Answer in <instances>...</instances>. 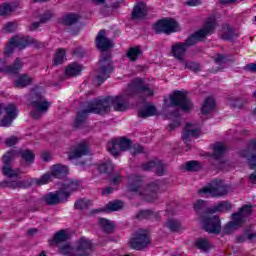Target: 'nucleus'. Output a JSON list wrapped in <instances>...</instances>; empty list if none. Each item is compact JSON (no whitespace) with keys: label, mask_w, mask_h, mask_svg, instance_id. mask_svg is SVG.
I'll return each mask as SVG.
<instances>
[{"label":"nucleus","mask_w":256,"mask_h":256,"mask_svg":"<svg viewBox=\"0 0 256 256\" xmlns=\"http://www.w3.org/2000/svg\"><path fill=\"white\" fill-rule=\"evenodd\" d=\"M155 92L150 89L148 84L143 83L141 78H136L128 84L127 88L118 96H108L102 99L93 100L88 104V108L78 112L76 117V127H79L89 113H109L111 106L114 111H127L129 109V99L131 97H139L145 99V97H153Z\"/></svg>","instance_id":"obj_1"},{"label":"nucleus","mask_w":256,"mask_h":256,"mask_svg":"<svg viewBox=\"0 0 256 256\" xmlns=\"http://www.w3.org/2000/svg\"><path fill=\"white\" fill-rule=\"evenodd\" d=\"M69 169L67 166H63L61 164H56L52 166L51 172L46 173L41 176V178H29L26 180L18 181V182H2V187H10L11 189H27V187H31V185H37L41 187V185H47L51 183L54 179H63V177L67 176Z\"/></svg>","instance_id":"obj_2"},{"label":"nucleus","mask_w":256,"mask_h":256,"mask_svg":"<svg viewBox=\"0 0 256 256\" xmlns=\"http://www.w3.org/2000/svg\"><path fill=\"white\" fill-rule=\"evenodd\" d=\"M29 102L30 107H32L30 115L33 119H41L51 109V102L45 98L39 89L32 90Z\"/></svg>","instance_id":"obj_3"},{"label":"nucleus","mask_w":256,"mask_h":256,"mask_svg":"<svg viewBox=\"0 0 256 256\" xmlns=\"http://www.w3.org/2000/svg\"><path fill=\"white\" fill-rule=\"evenodd\" d=\"M215 27H217V20L215 17H209L202 29L188 37V39L184 42V45L189 49V47H193V45H197L199 41H203L207 35H213L215 31Z\"/></svg>","instance_id":"obj_4"},{"label":"nucleus","mask_w":256,"mask_h":256,"mask_svg":"<svg viewBox=\"0 0 256 256\" xmlns=\"http://www.w3.org/2000/svg\"><path fill=\"white\" fill-rule=\"evenodd\" d=\"M29 45H35V47H43V43L39 42L35 38H31L29 36H14L8 42L4 50V54L6 57H9L10 55H13L16 47H18V49H25L26 47H29Z\"/></svg>","instance_id":"obj_5"},{"label":"nucleus","mask_w":256,"mask_h":256,"mask_svg":"<svg viewBox=\"0 0 256 256\" xmlns=\"http://www.w3.org/2000/svg\"><path fill=\"white\" fill-rule=\"evenodd\" d=\"M165 105L167 107H181L182 111H191L193 109V103L187 97L185 91H174L169 99H165Z\"/></svg>","instance_id":"obj_6"},{"label":"nucleus","mask_w":256,"mask_h":256,"mask_svg":"<svg viewBox=\"0 0 256 256\" xmlns=\"http://www.w3.org/2000/svg\"><path fill=\"white\" fill-rule=\"evenodd\" d=\"M252 208L249 205L243 206L238 213L232 214V221L224 227V233L227 235L237 231L241 225L245 222V218L249 217L252 212Z\"/></svg>","instance_id":"obj_7"},{"label":"nucleus","mask_w":256,"mask_h":256,"mask_svg":"<svg viewBox=\"0 0 256 256\" xmlns=\"http://www.w3.org/2000/svg\"><path fill=\"white\" fill-rule=\"evenodd\" d=\"M107 149L113 157H118L121 152L131 149V140L125 138L113 139L108 143Z\"/></svg>","instance_id":"obj_8"},{"label":"nucleus","mask_w":256,"mask_h":256,"mask_svg":"<svg viewBox=\"0 0 256 256\" xmlns=\"http://www.w3.org/2000/svg\"><path fill=\"white\" fill-rule=\"evenodd\" d=\"M113 73V64H111V59L109 57H104L100 59L99 68L97 71L96 79L99 81V85L103 81L109 79Z\"/></svg>","instance_id":"obj_9"},{"label":"nucleus","mask_w":256,"mask_h":256,"mask_svg":"<svg viewBox=\"0 0 256 256\" xmlns=\"http://www.w3.org/2000/svg\"><path fill=\"white\" fill-rule=\"evenodd\" d=\"M151 243V238L149 237V232L146 230H138L134 237L130 240L129 245L132 249H137L141 251V249H145L147 245Z\"/></svg>","instance_id":"obj_10"},{"label":"nucleus","mask_w":256,"mask_h":256,"mask_svg":"<svg viewBox=\"0 0 256 256\" xmlns=\"http://www.w3.org/2000/svg\"><path fill=\"white\" fill-rule=\"evenodd\" d=\"M154 31L156 33H166L169 35L179 31V23L171 18L162 19L155 25Z\"/></svg>","instance_id":"obj_11"},{"label":"nucleus","mask_w":256,"mask_h":256,"mask_svg":"<svg viewBox=\"0 0 256 256\" xmlns=\"http://www.w3.org/2000/svg\"><path fill=\"white\" fill-rule=\"evenodd\" d=\"M231 186L222 180H213L210 184L198 191V193H229Z\"/></svg>","instance_id":"obj_12"},{"label":"nucleus","mask_w":256,"mask_h":256,"mask_svg":"<svg viewBox=\"0 0 256 256\" xmlns=\"http://www.w3.org/2000/svg\"><path fill=\"white\" fill-rule=\"evenodd\" d=\"M3 114L4 116L1 120V127H11L13 121L17 119V115H19L17 105L8 104L4 107Z\"/></svg>","instance_id":"obj_13"},{"label":"nucleus","mask_w":256,"mask_h":256,"mask_svg":"<svg viewBox=\"0 0 256 256\" xmlns=\"http://www.w3.org/2000/svg\"><path fill=\"white\" fill-rule=\"evenodd\" d=\"M202 222L207 233H219L221 231V220L217 216H206Z\"/></svg>","instance_id":"obj_14"},{"label":"nucleus","mask_w":256,"mask_h":256,"mask_svg":"<svg viewBox=\"0 0 256 256\" xmlns=\"http://www.w3.org/2000/svg\"><path fill=\"white\" fill-rule=\"evenodd\" d=\"M187 49H189L187 47V44H185L184 42H178L172 45L171 52L175 59H177L181 63H185L184 57L185 53H187Z\"/></svg>","instance_id":"obj_15"},{"label":"nucleus","mask_w":256,"mask_h":256,"mask_svg":"<svg viewBox=\"0 0 256 256\" xmlns=\"http://www.w3.org/2000/svg\"><path fill=\"white\" fill-rule=\"evenodd\" d=\"M105 35V30H100L96 37V45L100 51H107V49H111V47H113V41L105 37Z\"/></svg>","instance_id":"obj_16"},{"label":"nucleus","mask_w":256,"mask_h":256,"mask_svg":"<svg viewBox=\"0 0 256 256\" xmlns=\"http://www.w3.org/2000/svg\"><path fill=\"white\" fill-rule=\"evenodd\" d=\"M84 155H89V146L84 142L76 145L69 153L68 159H80Z\"/></svg>","instance_id":"obj_17"},{"label":"nucleus","mask_w":256,"mask_h":256,"mask_svg":"<svg viewBox=\"0 0 256 256\" xmlns=\"http://www.w3.org/2000/svg\"><path fill=\"white\" fill-rule=\"evenodd\" d=\"M199 135V128L195 124L187 123L184 129L182 139L187 141L189 137H197Z\"/></svg>","instance_id":"obj_18"},{"label":"nucleus","mask_w":256,"mask_h":256,"mask_svg":"<svg viewBox=\"0 0 256 256\" xmlns=\"http://www.w3.org/2000/svg\"><path fill=\"white\" fill-rule=\"evenodd\" d=\"M253 151H256V140H252L249 144V148L242 151L241 155L242 157H246L248 159V163L251 167V169H256V165L251 164V159H256V155H251Z\"/></svg>","instance_id":"obj_19"},{"label":"nucleus","mask_w":256,"mask_h":256,"mask_svg":"<svg viewBox=\"0 0 256 256\" xmlns=\"http://www.w3.org/2000/svg\"><path fill=\"white\" fill-rule=\"evenodd\" d=\"M147 16V5L143 2H139L133 9L132 19H143Z\"/></svg>","instance_id":"obj_20"},{"label":"nucleus","mask_w":256,"mask_h":256,"mask_svg":"<svg viewBox=\"0 0 256 256\" xmlns=\"http://www.w3.org/2000/svg\"><path fill=\"white\" fill-rule=\"evenodd\" d=\"M63 197L69 198L68 193H56V194H48L45 197V201L47 205H55L57 203H63Z\"/></svg>","instance_id":"obj_21"},{"label":"nucleus","mask_w":256,"mask_h":256,"mask_svg":"<svg viewBox=\"0 0 256 256\" xmlns=\"http://www.w3.org/2000/svg\"><path fill=\"white\" fill-rule=\"evenodd\" d=\"M2 171L3 175H5V177H8L9 179H19V177L23 175L21 169H13L11 166H3Z\"/></svg>","instance_id":"obj_22"},{"label":"nucleus","mask_w":256,"mask_h":256,"mask_svg":"<svg viewBox=\"0 0 256 256\" xmlns=\"http://www.w3.org/2000/svg\"><path fill=\"white\" fill-rule=\"evenodd\" d=\"M18 155H19V152L15 149H11L8 152H6L2 157L4 167H8V166L13 165V161H15V158Z\"/></svg>","instance_id":"obj_23"},{"label":"nucleus","mask_w":256,"mask_h":256,"mask_svg":"<svg viewBox=\"0 0 256 256\" xmlns=\"http://www.w3.org/2000/svg\"><path fill=\"white\" fill-rule=\"evenodd\" d=\"M81 71H83V66L78 63H73L66 68L65 73L67 77H77V75H81Z\"/></svg>","instance_id":"obj_24"},{"label":"nucleus","mask_w":256,"mask_h":256,"mask_svg":"<svg viewBox=\"0 0 256 256\" xmlns=\"http://www.w3.org/2000/svg\"><path fill=\"white\" fill-rule=\"evenodd\" d=\"M123 209V202L120 200L109 202L105 208L100 211H104L105 213H111V211H119Z\"/></svg>","instance_id":"obj_25"},{"label":"nucleus","mask_w":256,"mask_h":256,"mask_svg":"<svg viewBox=\"0 0 256 256\" xmlns=\"http://www.w3.org/2000/svg\"><path fill=\"white\" fill-rule=\"evenodd\" d=\"M32 82H33V78H31V76L27 74H22L16 79L15 86L27 87L28 85H31Z\"/></svg>","instance_id":"obj_26"},{"label":"nucleus","mask_w":256,"mask_h":256,"mask_svg":"<svg viewBox=\"0 0 256 256\" xmlns=\"http://www.w3.org/2000/svg\"><path fill=\"white\" fill-rule=\"evenodd\" d=\"M69 239V234L65 230H61L55 234L52 245H59V243H65Z\"/></svg>","instance_id":"obj_27"},{"label":"nucleus","mask_w":256,"mask_h":256,"mask_svg":"<svg viewBox=\"0 0 256 256\" xmlns=\"http://www.w3.org/2000/svg\"><path fill=\"white\" fill-rule=\"evenodd\" d=\"M23 69V62L21 61V59L17 58L13 65L8 66L5 71L6 73H11L12 75L17 74L19 71H21Z\"/></svg>","instance_id":"obj_28"},{"label":"nucleus","mask_w":256,"mask_h":256,"mask_svg":"<svg viewBox=\"0 0 256 256\" xmlns=\"http://www.w3.org/2000/svg\"><path fill=\"white\" fill-rule=\"evenodd\" d=\"M213 109H215V100L211 97L206 98L202 106V113L207 115V113H211Z\"/></svg>","instance_id":"obj_29"},{"label":"nucleus","mask_w":256,"mask_h":256,"mask_svg":"<svg viewBox=\"0 0 256 256\" xmlns=\"http://www.w3.org/2000/svg\"><path fill=\"white\" fill-rule=\"evenodd\" d=\"M100 227L105 231V233H111L113 229H115V224L111 220H107L105 218H101L100 221Z\"/></svg>","instance_id":"obj_30"},{"label":"nucleus","mask_w":256,"mask_h":256,"mask_svg":"<svg viewBox=\"0 0 256 256\" xmlns=\"http://www.w3.org/2000/svg\"><path fill=\"white\" fill-rule=\"evenodd\" d=\"M155 113H157V110L155 109V106H147L144 109H141L138 112V116L139 117H153V115H155Z\"/></svg>","instance_id":"obj_31"},{"label":"nucleus","mask_w":256,"mask_h":256,"mask_svg":"<svg viewBox=\"0 0 256 256\" xmlns=\"http://www.w3.org/2000/svg\"><path fill=\"white\" fill-rule=\"evenodd\" d=\"M79 21V15L67 14L62 18L63 25H75Z\"/></svg>","instance_id":"obj_32"},{"label":"nucleus","mask_w":256,"mask_h":256,"mask_svg":"<svg viewBox=\"0 0 256 256\" xmlns=\"http://www.w3.org/2000/svg\"><path fill=\"white\" fill-rule=\"evenodd\" d=\"M65 61V49L60 48L56 51L53 65H61Z\"/></svg>","instance_id":"obj_33"},{"label":"nucleus","mask_w":256,"mask_h":256,"mask_svg":"<svg viewBox=\"0 0 256 256\" xmlns=\"http://www.w3.org/2000/svg\"><path fill=\"white\" fill-rule=\"evenodd\" d=\"M64 189H66V191H64L63 193H69V191H79V182L68 180L64 184Z\"/></svg>","instance_id":"obj_34"},{"label":"nucleus","mask_w":256,"mask_h":256,"mask_svg":"<svg viewBox=\"0 0 256 256\" xmlns=\"http://www.w3.org/2000/svg\"><path fill=\"white\" fill-rule=\"evenodd\" d=\"M139 55H141V49L139 47L130 48L127 52V57L130 59V61L139 59Z\"/></svg>","instance_id":"obj_35"},{"label":"nucleus","mask_w":256,"mask_h":256,"mask_svg":"<svg viewBox=\"0 0 256 256\" xmlns=\"http://www.w3.org/2000/svg\"><path fill=\"white\" fill-rule=\"evenodd\" d=\"M225 149V145H223L222 143H216L214 145L213 158L219 159L223 155V153H225Z\"/></svg>","instance_id":"obj_36"},{"label":"nucleus","mask_w":256,"mask_h":256,"mask_svg":"<svg viewBox=\"0 0 256 256\" xmlns=\"http://www.w3.org/2000/svg\"><path fill=\"white\" fill-rule=\"evenodd\" d=\"M15 9H17V6L15 4L4 3L2 5L1 15H11L13 11H15Z\"/></svg>","instance_id":"obj_37"},{"label":"nucleus","mask_w":256,"mask_h":256,"mask_svg":"<svg viewBox=\"0 0 256 256\" xmlns=\"http://www.w3.org/2000/svg\"><path fill=\"white\" fill-rule=\"evenodd\" d=\"M184 65V69H189L190 71H193L194 73H197L201 71V66L197 62H185L182 63Z\"/></svg>","instance_id":"obj_38"},{"label":"nucleus","mask_w":256,"mask_h":256,"mask_svg":"<svg viewBox=\"0 0 256 256\" xmlns=\"http://www.w3.org/2000/svg\"><path fill=\"white\" fill-rule=\"evenodd\" d=\"M21 157L26 163H33L35 161V154L31 150H24L21 152Z\"/></svg>","instance_id":"obj_39"},{"label":"nucleus","mask_w":256,"mask_h":256,"mask_svg":"<svg viewBox=\"0 0 256 256\" xmlns=\"http://www.w3.org/2000/svg\"><path fill=\"white\" fill-rule=\"evenodd\" d=\"M166 227L170 230V231H181V222L177 221V220H169L166 223Z\"/></svg>","instance_id":"obj_40"},{"label":"nucleus","mask_w":256,"mask_h":256,"mask_svg":"<svg viewBox=\"0 0 256 256\" xmlns=\"http://www.w3.org/2000/svg\"><path fill=\"white\" fill-rule=\"evenodd\" d=\"M195 245L198 249H201L202 251H207V249H209L210 247L209 241L205 238H200L196 240Z\"/></svg>","instance_id":"obj_41"},{"label":"nucleus","mask_w":256,"mask_h":256,"mask_svg":"<svg viewBox=\"0 0 256 256\" xmlns=\"http://www.w3.org/2000/svg\"><path fill=\"white\" fill-rule=\"evenodd\" d=\"M234 35L235 33L233 32V28H231V26H224L222 38L229 41V39H233Z\"/></svg>","instance_id":"obj_42"},{"label":"nucleus","mask_w":256,"mask_h":256,"mask_svg":"<svg viewBox=\"0 0 256 256\" xmlns=\"http://www.w3.org/2000/svg\"><path fill=\"white\" fill-rule=\"evenodd\" d=\"M154 168L156 169V175H159V176L165 175V171L167 167L160 160H156Z\"/></svg>","instance_id":"obj_43"},{"label":"nucleus","mask_w":256,"mask_h":256,"mask_svg":"<svg viewBox=\"0 0 256 256\" xmlns=\"http://www.w3.org/2000/svg\"><path fill=\"white\" fill-rule=\"evenodd\" d=\"M114 169H115V166L111 162H108L106 164H101L98 167V170L100 171V173H111V171H113Z\"/></svg>","instance_id":"obj_44"},{"label":"nucleus","mask_w":256,"mask_h":256,"mask_svg":"<svg viewBox=\"0 0 256 256\" xmlns=\"http://www.w3.org/2000/svg\"><path fill=\"white\" fill-rule=\"evenodd\" d=\"M233 206L231 205V203L229 202H220L216 207H215V211L218 212H224V211H231V208Z\"/></svg>","instance_id":"obj_45"},{"label":"nucleus","mask_w":256,"mask_h":256,"mask_svg":"<svg viewBox=\"0 0 256 256\" xmlns=\"http://www.w3.org/2000/svg\"><path fill=\"white\" fill-rule=\"evenodd\" d=\"M201 169V165L197 161H190L186 164L187 171H199Z\"/></svg>","instance_id":"obj_46"},{"label":"nucleus","mask_w":256,"mask_h":256,"mask_svg":"<svg viewBox=\"0 0 256 256\" xmlns=\"http://www.w3.org/2000/svg\"><path fill=\"white\" fill-rule=\"evenodd\" d=\"M19 143V138L17 136H10L4 140V145L6 147H13V145H17Z\"/></svg>","instance_id":"obj_47"},{"label":"nucleus","mask_w":256,"mask_h":256,"mask_svg":"<svg viewBox=\"0 0 256 256\" xmlns=\"http://www.w3.org/2000/svg\"><path fill=\"white\" fill-rule=\"evenodd\" d=\"M91 205V201L85 200V199H80L76 201L75 203V208L76 209H85L86 207H89Z\"/></svg>","instance_id":"obj_48"},{"label":"nucleus","mask_w":256,"mask_h":256,"mask_svg":"<svg viewBox=\"0 0 256 256\" xmlns=\"http://www.w3.org/2000/svg\"><path fill=\"white\" fill-rule=\"evenodd\" d=\"M3 30L6 32V33H13L14 31H17V22H8Z\"/></svg>","instance_id":"obj_49"},{"label":"nucleus","mask_w":256,"mask_h":256,"mask_svg":"<svg viewBox=\"0 0 256 256\" xmlns=\"http://www.w3.org/2000/svg\"><path fill=\"white\" fill-rule=\"evenodd\" d=\"M155 162L156 160H153L142 164V171H153V169H155Z\"/></svg>","instance_id":"obj_50"},{"label":"nucleus","mask_w":256,"mask_h":256,"mask_svg":"<svg viewBox=\"0 0 256 256\" xmlns=\"http://www.w3.org/2000/svg\"><path fill=\"white\" fill-rule=\"evenodd\" d=\"M153 217V213L150 210H142L137 215L138 219H151Z\"/></svg>","instance_id":"obj_51"},{"label":"nucleus","mask_w":256,"mask_h":256,"mask_svg":"<svg viewBox=\"0 0 256 256\" xmlns=\"http://www.w3.org/2000/svg\"><path fill=\"white\" fill-rule=\"evenodd\" d=\"M51 17H53V13H51V11H46L40 16V23H47V21H50Z\"/></svg>","instance_id":"obj_52"},{"label":"nucleus","mask_w":256,"mask_h":256,"mask_svg":"<svg viewBox=\"0 0 256 256\" xmlns=\"http://www.w3.org/2000/svg\"><path fill=\"white\" fill-rule=\"evenodd\" d=\"M132 155H139V153H143V146L139 144H135L133 147L130 148Z\"/></svg>","instance_id":"obj_53"},{"label":"nucleus","mask_w":256,"mask_h":256,"mask_svg":"<svg viewBox=\"0 0 256 256\" xmlns=\"http://www.w3.org/2000/svg\"><path fill=\"white\" fill-rule=\"evenodd\" d=\"M228 105H230V107H238L239 99H237L235 97H229L228 98Z\"/></svg>","instance_id":"obj_54"},{"label":"nucleus","mask_w":256,"mask_h":256,"mask_svg":"<svg viewBox=\"0 0 256 256\" xmlns=\"http://www.w3.org/2000/svg\"><path fill=\"white\" fill-rule=\"evenodd\" d=\"M161 186V181L156 180L149 184V189H153V191H157V189Z\"/></svg>","instance_id":"obj_55"},{"label":"nucleus","mask_w":256,"mask_h":256,"mask_svg":"<svg viewBox=\"0 0 256 256\" xmlns=\"http://www.w3.org/2000/svg\"><path fill=\"white\" fill-rule=\"evenodd\" d=\"M186 5L189 7H197L198 5H201V0H188Z\"/></svg>","instance_id":"obj_56"},{"label":"nucleus","mask_w":256,"mask_h":256,"mask_svg":"<svg viewBox=\"0 0 256 256\" xmlns=\"http://www.w3.org/2000/svg\"><path fill=\"white\" fill-rule=\"evenodd\" d=\"M205 205V201L203 200H198L195 204H194V209H196V211H199V209H203V206Z\"/></svg>","instance_id":"obj_57"},{"label":"nucleus","mask_w":256,"mask_h":256,"mask_svg":"<svg viewBox=\"0 0 256 256\" xmlns=\"http://www.w3.org/2000/svg\"><path fill=\"white\" fill-rule=\"evenodd\" d=\"M215 62H216L218 65H221V63H225V56H223V54H218V55L215 57Z\"/></svg>","instance_id":"obj_58"},{"label":"nucleus","mask_w":256,"mask_h":256,"mask_svg":"<svg viewBox=\"0 0 256 256\" xmlns=\"http://www.w3.org/2000/svg\"><path fill=\"white\" fill-rule=\"evenodd\" d=\"M247 71H252V73H256V63H250L245 66Z\"/></svg>","instance_id":"obj_59"},{"label":"nucleus","mask_w":256,"mask_h":256,"mask_svg":"<svg viewBox=\"0 0 256 256\" xmlns=\"http://www.w3.org/2000/svg\"><path fill=\"white\" fill-rule=\"evenodd\" d=\"M179 125H181L179 120H176L175 122H173L169 125V130L173 131V129H177V127H179Z\"/></svg>","instance_id":"obj_60"},{"label":"nucleus","mask_w":256,"mask_h":256,"mask_svg":"<svg viewBox=\"0 0 256 256\" xmlns=\"http://www.w3.org/2000/svg\"><path fill=\"white\" fill-rule=\"evenodd\" d=\"M112 183H114V185H117V183H121V176L120 175H116L112 178Z\"/></svg>","instance_id":"obj_61"},{"label":"nucleus","mask_w":256,"mask_h":256,"mask_svg":"<svg viewBox=\"0 0 256 256\" xmlns=\"http://www.w3.org/2000/svg\"><path fill=\"white\" fill-rule=\"evenodd\" d=\"M42 159L43 161H49V159H51V154H49V152L42 154Z\"/></svg>","instance_id":"obj_62"},{"label":"nucleus","mask_w":256,"mask_h":256,"mask_svg":"<svg viewBox=\"0 0 256 256\" xmlns=\"http://www.w3.org/2000/svg\"><path fill=\"white\" fill-rule=\"evenodd\" d=\"M249 179H250L251 183H256V172L252 173L249 176Z\"/></svg>","instance_id":"obj_63"},{"label":"nucleus","mask_w":256,"mask_h":256,"mask_svg":"<svg viewBox=\"0 0 256 256\" xmlns=\"http://www.w3.org/2000/svg\"><path fill=\"white\" fill-rule=\"evenodd\" d=\"M248 239H250L251 241H254V239H256V234L255 233H249L247 235Z\"/></svg>","instance_id":"obj_64"}]
</instances>
